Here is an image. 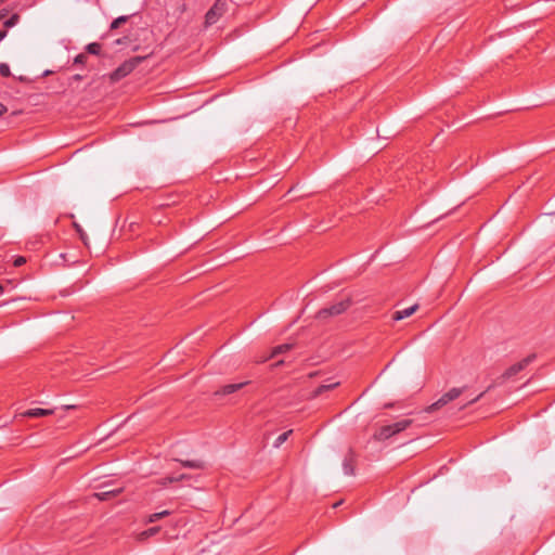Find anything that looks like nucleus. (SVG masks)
I'll return each mask as SVG.
<instances>
[{
    "label": "nucleus",
    "instance_id": "obj_1",
    "mask_svg": "<svg viewBox=\"0 0 555 555\" xmlns=\"http://www.w3.org/2000/svg\"><path fill=\"white\" fill-rule=\"evenodd\" d=\"M413 421L410 418L401 420L397 423L382 426L378 430H376L373 435L374 440L384 441L392 436L405 430L408 427L412 425Z\"/></svg>",
    "mask_w": 555,
    "mask_h": 555
},
{
    "label": "nucleus",
    "instance_id": "obj_24",
    "mask_svg": "<svg viewBox=\"0 0 555 555\" xmlns=\"http://www.w3.org/2000/svg\"><path fill=\"white\" fill-rule=\"evenodd\" d=\"M87 60H88V56H87L86 54H83V53H80V54H78V55L75 57V60H74V64H75V65H76V64L82 65V64H85V63L87 62Z\"/></svg>",
    "mask_w": 555,
    "mask_h": 555
},
{
    "label": "nucleus",
    "instance_id": "obj_22",
    "mask_svg": "<svg viewBox=\"0 0 555 555\" xmlns=\"http://www.w3.org/2000/svg\"><path fill=\"white\" fill-rule=\"evenodd\" d=\"M0 75L2 77H10L11 76L10 66L7 63H0Z\"/></svg>",
    "mask_w": 555,
    "mask_h": 555
},
{
    "label": "nucleus",
    "instance_id": "obj_33",
    "mask_svg": "<svg viewBox=\"0 0 555 555\" xmlns=\"http://www.w3.org/2000/svg\"><path fill=\"white\" fill-rule=\"evenodd\" d=\"M4 304H5V302H3V305H4ZM1 306H2V304L0 305V307H1Z\"/></svg>",
    "mask_w": 555,
    "mask_h": 555
},
{
    "label": "nucleus",
    "instance_id": "obj_32",
    "mask_svg": "<svg viewBox=\"0 0 555 555\" xmlns=\"http://www.w3.org/2000/svg\"><path fill=\"white\" fill-rule=\"evenodd\" d=\"M2 16H3V15H2V14H0V18H2Z\"/></svg>",
    "mask_w": 555,
    "mask_h": 555
},
{
    "label": "nucleus",
    "instance_id": "obj_28",
    "mask_svg": "<svg viewBox=\"0 0 555 555\" xmlns=\"http://www.w3.org/2000/svg\"><path fill=\"white\" fill-rule=\"evenodd\" d=\"M7 30L5 29H0V41L3 40L7 36Z\"/></svg>",
    "mask_w": 555,
    "mask_h": 555
},
{
    "label": "nucleus",
    "instance_id": "obj_31",
    "mask_svg": "<svg viewBox=\"0 0 555 555\" xmlns=\"http://www.w3.org/2000/svg\"><path fill=\"white\" fill-rule=\"evenodd\" d=\"M340 504H341V502H337V503H335V504L333 505V507H337V506H339Z\"/></svg>",
    "mask_w": 555,
    "mask_h": 555
},
{
    "label": "nucleus",
    "instance_id": "obj_26",
    "mask_svg": "<svg viewBox=\"0 0 555 555\" xmlns=\"http://www.w3.org/2000/svg\"><path fill=\"white\" fill-rule=\"evenodd\" d=\"M7 111H8L7 106L4 104L0 103V116L5 114Z\"/></svg>",
    "mask_w": 555,
    "mask_h": 555
},
{
    "label": "nucleus",
    "instance_id": "obj_7",
    "mask_svg": "<svg viewBox=\"0 0 555 555\" xmlns=\"http://www.w3.org/2000/svg\"><path fill=\"white\" fill-rule=\"evenodd\" d=\"M248 382L236 383V384H228L222 386L219 390L215 392V396H227L231 395L240 389H242Z\"/></svg>",
    "mask_w": 555,
    "mask_h": 555
},
{
    "label": "nucleus",
    "instance_id": "obj_5",
    "mask_svg": "<svg viewBox=\"0 0 555 555\" xmlns=\"http://www.w3.org/2000/svg\"><path fill=\"white\" fill-rule=\"evenodd\" d=\"M141 57H133L124 62L111 75L112 80L117 81L128 76L140 64Z\"/></svg>",
    "mask_w": 555,
    "mask_h": 555
},
{
    "label": "nucleus",
    "instance_id": "obj_2",
    "mask_svg": "<svg viewBox=\"0 0 555 555\" xmlns=\"http://www.w3.org/2000/svg\"><path fill=\"white\" fill-rule=\"evenodd\" d=\"M351 304H352L351 297L347 296L346 298L340 299L339 301H337L328 307L320 309L317 312V319L325 320L331 317L340 315L341 313H344L345 311H347L350 308Z\"/></svg>",
    "mask_w": 555,
    "mask_h": 555
},
{
    "label": "nucleus",
    "instance_id": "obj_6",
    "mask_svg": "<svg viewBox=\"0 0 555 555\" xmlns=\"http://www.w3.org/2000/svg\"><path fill=\"white\" fill-rule=\"evenodd\" d=\"M356 467V453L350 449L343 461V469L345 475L351 476L354 474Z\"/></svg>",
    "mask_w": 555,
    "mask_h": 555
},
{
    "label": "nucleus",
    "instance_id": "obj_14",
    "mask_svg": "<svg viewBox=\"0 0 555 555\" xmlns=\"http://www.w3.org/2000/svg\"><path fill=\"white\" fill-rule=\"evenodd\" d=\"M292 348H293L292 344H282V345L275 346L272 349L271 357H275L278 354L284 353V352L291 350Z\"/></svg>",
    "mask_w": 555,
    "mask_h": 555
},
{
    "label": "nucleus",
    "instance_id": "obj_21",
    "mask_svg": "<svg viewBox=\"0 0 555 555\" xmlns=\"http://www.w3.org/2000/svg\"><path fill=\"white\" fill-rule=\"evenodd\" d=\"M463 392V388H452L447 393L451 398V400H455L459 398Z\"/></svg>",
    "mask_w": 555,
    "mask_h": 555
},
{
    "label": "nucleus",
    "instance_id": "obj_25",
    "mask_svg": "<svg viewBox=\"0 0 555 555\" xmlns=\"http://www.w3.org/2000/svg\"><path fill=\"white\" fill-rule=\"evenodd\" d=\"M26 262V258L23 256H17L14 258L13 266L14 267H21Z\"/></svg>",
    "mask_w": 555,
    "mask_h": 555
},
{
    "label": "nucleus",
    "instance_id": "obj_18",
    "mask_svg": "<svg viewBox=\"0 0 555 555\" xmlns=\"http://www.w3.org/2000/svg\"><path fill=\"white\" fill-rule=\"evenodd\" d=\"M128 16L127 15H121L117 18H115L112 23H111V26H109V29L111 30H115L117 29L121 24L126 23L128 21Z\"/></svg>",
    "mask_w": 555,
    "mask_h": 555
},
{
    "label": "nucleus",
    "instance_id": "obj_20",
    "mask_svg": "<svg viewBox=\"0 0 555 555\" xmlns=\"http://www.w3.org/2000/svg\"><path fill=\"white\" fill-rule=\"evenodd\" d=\"M20 21V16L18 14H13L11 17H9L5 22H4V27L5 28H11L13 26H15Z\"/></svg>",
    "mask_w": 555,
    "mask_h": 555
},
{
    "label": "nucleus",
    "instance_id": "obj_15",
    "mask_svg": "<svg viewBox=\"0 0 555 555\" xmlns=\"http://www.w3.org/2000/svg\"><path fill=\"white\" fill-rule=\"evenodd\" d=\"M169 515H170V512L167 509L151 514L147 518V522H155V521H157L166 516H169Z\"/></svg>",
    "mask_w": 555,
    "mask_h": 555
},
{
    "label": "nucleus",
    "instance_id": "obj_9",
    "mask_svg": "<svg viewBox=\"0 0 555 555\" xmlns=\"http://www.w3.org/2000/svg\"><path fill=\"white\" fill-rule=\"evenodd\" d=\"M418 309V305H413L409 308H404L402 310H397L393 312L392 314V320L393 321H401L405 318H409L411 317L416 310Z\"/></svg>",
    "mask_w": 555,
    "mask_h": 555
},
{
    "label": "nucleus",
    "instance_id": "obj_12",
    "mask_svg": "<svg viewBox=\"0 0 555 555\" xmlns=\"http://www.w3.org/2000/svg\"><path fill=\"white\" fill-rule=\"evenodd\" d=\"M339 385L338 382L336 383H331V384H324V385H321L319 387H317L310 395V398L313 399V398H317L319 396H321L323 392L325 391H328V390H332L334 388H336L337 386Z\"/></svg>",
    "mask_w": 555,
    "mask_h": 555
},
{
    "label": "nucleus",
    "instance_id": "obj_4",
    "mask_svg": "<svg viewBox=\"0 0 555 555\" xmlns=\"http://www.w3.org/2000/svg\"><path fill=\"white\" fill-rule=\"evenodd\" d=\"M230 0H216L214 5L205 15V25L211 26L216 24L221 16L228 11Z\"/></svg>",
    "mask_w": 555,
    "mask_h": 555
},
{
    "label": "nucleus",
    "instance_id": "obj_19",
    "mask_svg": "<svg viewBox=\"0 0 555 555\" xmlns=\"http://www.w3.org/2000/svg\"><path fill=\"white\" fill-rule=\"evenodd\" d=\"M86 50L88 51V53L90 54H94V55H98L100 54L101 52V44L98 43V42H91L89 43L87 47H86Z\"/></svg>",
    "mask_w": 555,
    "mask_h": 555
},
{
    "label": "nucleus",
    "instance_id": "obj_30",
    "mask_svg": "<svg viewBox=\"0 0 555 555\" xmlns=\"http://www.w3.org/2000/svg\"><path fill=\"white\" fill-rule=\"evenodd\" d=\"M4 292V286L0 283V295Z\"/></svg>",
    "mask_w": 555,
    "mask_h": 555
},
{
    "label": "nucleus",
    "instance_id": "obj_29",
    "mask_svg": "<svg viewBox=\"0 0 555 555\" xmlns=\"http://www.w3.org/2000/svg\"><path fill=\"white\" fill-rule=\"evenodd\" d=\"M485 392H481L479 396H477L476 398H474L472 401H469V403H474L476 401H478L482 396H483Z\"/></svg>",
    "mask_w": 555,
    "mask_h": 555
},
{
    "label": "nucleus",
    "instance_id": "obj_27",
    "mask_svg": "<svg viewBox=\"0 0 555 555\" xmlns=\"http://www.w3.org/2000/svg\"><path fill=\"white\" fill-rule=\"evenodd\" d=\"M76 228H77L78 232L80 233V238L86 243V234L82 232V230L78 225H76Z\"/></svg>",
    "mask_w": 555,
    "mask_h": 555
},
{
    "label": "nucleus",
    "instance_id": "obj_3",
    "mask_svg": "<svg viewBox=\"0 0 555 555\" xmlns=\"http://www.w3.org/2000/svg\"><path fill=\"white\" fill-rule=\"evenodd\" d=\"M535 360V354L531 353L520 360L519 362L511 365L507 367L502 375L499 377L500 384L505 383L506 380L513 378L517 374H519L521 371H524L529 364H531Z\"/></svg>",
    "mask_w": 555,
    "mask_h": 555
},
{
    "label": "nucleus",
    "instance_id": "obj_17",
    "mask_svg": "<svg viewBox=\"0 0 555 555\" xmlns=\"http://www.w3.org/2000/svg\"><path fill=\"white\" fill-rule=\"evenodd\" d=\"M184 478H186V475H184V474L179 475V476L166 477V478H163L159 483L162 486H167L168 483L180 481Z\"/></svg>",
    "mask_w": 555,
    "mask_h": 555
},
{
    "label": "nucleus",
    "instance_id": "obj_23",
    "mask_svg": "<svg viewBox=\"0 0 555 555\" xmlns=\"http://www.w3.org/2000/svg\"><path fill=\"white\" fill-rule=\"evenodd\" d=\"M159 530H160L159 527H152V528L143 531L142 535L145 537V538H149V537H152V535L156 534Z\"/></svg>",
    "mask_w": 555,
    "mask_h": 555
},
{
    "label": "nucleus",
    "instance_id": "obj_13",
    "mask_svg": "<svg viewBox=\"0 0 555 555\" xmlns=\"http://www.w3.org/2000/svg\"><path fill=\"white\" fill-rule=\"evenodd\" d=\"M183 467L192 468V469H204L205 462L202 460H179Z\"/></svg>",
    "mask_w": 555,
    "mask_h": 555
},
{
    "label": "nucleus",
    "instance_id": "obj_16",
    "mask_svg": "<svg viewBox=\"0 0 555 555\" xmlns=\"http://www.w3.org/2000/svg\"><path fill=\"white\" fill-rule=\"evenodd\" d=\"M293 433V430H287L283 434H281L275 441L273 442L274 448H280L289 437V435Z\"/></svg>",
    "mask_w": 555,
    "mask_h": 555
},
{
    "label": "nucleus",
    "instance_id": "obj_11",
    "mask_svg": "<svg viewBox=\"0 0 555 555\" xmlns=\"http://www.w3.org/2000/svg\"><path fill=\"white\" fill-rule=\"evenodd\" d=\"M121 488L113 489V490H106V491H99L93 494L94 498H96L99 501H107L109 499L116 498L120 492Z\"/></svg>",
    "mask_w": 555,
    "mask_h": 555
},
{
    "label": "nucleus",
    "instance_id": "obj_8",
    "mask_svg": "<svg viewBox=\"0 0 555 555\" xmlns=\"http://www.w3.org/2000/svg\"><path fill=\"white\" fill-rule=\"evenodd\" d=\"M53 413H54V410H52V409L35 408V409H29V410L25 411L22 415L24 417L37 418V417L49 416V415H52Z\"/></svg>",
    "mask_w": 555,
    "mask_h": 555
},
{
    "label": "nucleus",
    "instance_id": "obj_10",
    "mask_svg": "<svg viewBox=\"0 0 555 555\" xmlns=\"http://www.w3.org/2000/svg\"><path fill=\"white\" fill-rule=\"evenodd\" d=\"M451 401H452L451 398L446 392L436 402H434L433 404L428 405L424 411L426 413H431V412L437 411L440 408L444 406L446 404H448Z\"/></svg>",
    "mask_w": 555,
    "mask_h": 555
}]
</instances>
